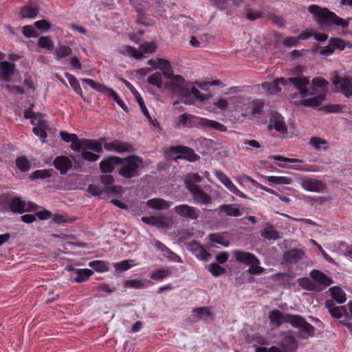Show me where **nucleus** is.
<instances>
[{
  "label": "nucleus",
  "instance_id": "obj_56",
  "mask_svg": "<svg viewBox=\"0 0 352 352\" xmlns=\"http://www.w3.org/2000/svg\"><path fill=\"white\" fill-rule=\"evenodd\" d=\"M148 82L152 85L161 88L162 86V75L160 72H155L148 78Z\"/></svg>",
  "mask_w": 352,
  "mask_h": 352
},
{
  "label": "nucleus",
  "instance_id": "obj_47",
  "mask_svg": "<svg viewBox=\"0 0 352 352\" xmlns=\"http://www.w3.org/2000/svg\"><path fill=\"white\" fill-rule=\"evenodd\" d=\"M93 272L89 269H77L75 270V277L74 278L77 283H82L88 279Z\"/></svg>",
  "mask_w": 352,
  "mask_h": 352
},
{
  "label": "nucleus",
  "instance_id": "obj_49",
  "mask_svg": "<svg viewBox=\"0 0 352 352\" xmlns=\"http://www.w3.org/2000/svg\"><path fill=\"white\" fill-rule=\"evenodd\" d=\"M325 306L332 317L337 319L342 318V314L341 310L342 307H336L331 300H327L325 302Z\"/></svg>",
  "mask_w": 352,
  "mask_h": 352
},
{
  "label": "nucleus",
  "instance_id": "obj_60",
  "mask_svg": "<svg viewBox=\"0 0 352 352\" xmlns=\"http://www.w3.org/2000/svg\"><path fill=\"white\" fill-rule=\"evenodd\" d=\"M38 45L41 48H45L52 50L54 47V43L50 37L41 36L38 38Z\"/></svg>",
  "mask_w": 352,
  "mask_h": 352
},
{
  "label": "nucleus",
  "instance_id": "obj_61",
  "mask_svg": "<svg viewBox=\"0 0 352 352\" xmlns=\"http://www.w3.org/2000/svg\"><path fill=\"white\" fill-rule=\"evenodd\" d=\"M38 14L36 8L31 6H24L21 11V14L23 18H34Z\"/></svg>",
  "mask_w": 352,
  "mask_h": 352
},
{
  "label": "nucleus",
  "instance_id": "obj_30",
  "mask_svg": "<svg viewBox=\"0 0 352 352\" xmlns=\"http://www.w3.org/2000/svg\"><path fill=\"white\" fill-rule=\"evenodd\" d=\"M146 204L148 207L158 210L168 209L171 206L170 202L160 198L148 199Z\"/></svg>",
  "mask_w": 352,
  "mask_h": 352
},
{
  "label": "nucleus",
  "instance_id": "obj_20",
  "mask_svg": "<svg viewBox=\"0 0 352 352\" xmlns=\"http://www.w3.org/2000/svg\"><path fill=\"white\" fill-rule=\"evenodd\" d=\"M280 345L285 352H295L298 347L296 340L292 336L286 333L283 334Z\"/></svg>",
  "mask_w": 352,
  "mask_h": 352
},
{
  "label": "nucleus",
  "instance_id": "obj_41",
  "mask_svg": "<svg viewBox=\"0 0 352 352\" xmlns=\"http://www.w3.org/2000/svg\"><path fill=\"white\" fill-rule=\"evenodd\" d=\"M270 159L277 162L278 166L280 167V165H285L287 166H290V164H297V163H302L303 160L297 158H289L285 157L282 155H272Z\"/></svg>",
  "mask_w": 352,
  "mask_h": 352
},
{
  "label": "nucleus",
  "instance_id": "obj_52",
  "mask_svg": "<svg viewBox=\"0 0 352 352\" xmlns=\"http://www.w3.org/2000/svg\"><path fill=\"white\" fill-rule=\"evenodd\" d=\"M60 136L65 142H72V147L76 143L80 144L81 142V141L78 140L77 135L74 133H69L66 131H60Z\"/></svg>",
  "mask_w": 352,
  "mask_h": 352
},
{
  "label": "nucleus",
  "instance_id": "obj_12",
  "mask_svg": "<svg viewBox=\"0 0 352 352\" xmlns=\"http://www.w3.org/2000/svg\"><path fill=\"white\" fill-rule=\"evenodd\" d=\"M175 214L187 220H197L199 217V211L197 208L186 204H179L174 208Z\"/></svg>",
  "mask_w": 352,
  "mask_h": 352
},
{
  "label": "nucleus",
  "instance_id": "obj_53",
  "mask_svg": "<svg viewBox=\"0 0 352 352\" xmlns=\"http://www.w3.org/2000/svg\"><path fill=\"white\" fill-rule=\"evenodd\" d=\"M299 284L305 289L309 291L320 292L323 287L316 286L312 281L307 278L299 280Z\"/></svg>",
  "mask_w": 352,
  "mask_h": 352
},
{
  "label": "nucleus",
  "instance_id": "obj_11",
  "mask_svg": "<svg viewBox=\"0 0 352 352\" xmlns=\"http://www.w3.org/2000/svg\"><path fill=\"white\" fill-rule=\"evenodd\" d=\"M10 209L17 213H23L25 212L34 211L38 208V206L32 201H25L20 197H14L9 203Z\"/></svg>",
  "mask_w": 352,
  "mask_h": 352
},
{
  "label": "nucleus",
  "instance_id": "obj_42",
  "mask_svg": "<svg viewBox=\"0 0 352 352\" xmlns=\"http://www.w3.org/2000/svg\"><path fill=\"white\" fill-rule=\"evenodd\" d=\"M261 236L267 240H276L279 238L278 231L272 225H266L261 230Z\"/></svg>",
  "mask_w": 352,
  "mask_h": 352
},
{
  "label": "nucleus",
  "instance_id": "obj_59",
  "mask_svg": "<svg viewBox=\"0 0 352 352\" xmlns=\"http://www.w3.org/2000/svg\"><path fill=\"white\" fill-rule=\"evenodd\" d=\"M89 266L98 272H104L108 270V267L103 261H91Z\"/></svg>",
  "mask_w": 352,
  "mask_h": 352
},
{
  "label": "nucleus",
  "instance_id": "obj_57",
  "mask_svg": "<svg viewBox=\"0 0 352 352\" xmlns=\"http://www.w3.org/2000/svg\"><path fill=\"white\" fill-rule=\"evenodd\" d=\"M17 168L22 172H26L30 168V162L25 157H20L16 160Z\"/></svg>",
  "mask_w": 352,
  "mask_h": 352
},
{
  "label": "nucleus",
  "instance_id": "obj_31",
  "mask_svg": "<svg viewBox=\"0 0 352 352\" xmlns=\"http://www.w3.org/2000/svg\"><path fill=\"white\" fill-rule=\"evenodd\" d=\"M14 64L7 61L0 63V76L6 81L9 80V77L14 74Z\"/></svg>",
  "mask_w": 352,
  "mask_h": 352
},
{
  "label": "nucleus",
  "instance_id": "obj_36",
  "mask_svg": "<svg viewBox=\"0 0 352 352\" xmlns=\"http://www.w3.org/2000/svg\"><path fill=\"white\" fill-rule=\"evenodd\" d=\"M242 106L243 109L248 111V114L246 116L250 114L254 116L261 111L263 104L259 101L247 102L245 100V104H242Z\"/></svg>",
  "mask_w": 352,
  "mask_h": 352
},
{
  "label": "nucleus",
  "instance_id": "obj_4",
  "mask_svg": "<svg viewBox=\"0 0 352 352\" xmlns=\"http://www.w3.org/2000/svg\"><path fill=\"white\" fill-rule=\"evenodd\" d=\"M242 104H245V98L241 96L218 98L213 102L214 107L221 111L230 113L238 112L242 116L246 117L248 111L243 109Z\"/></svg>",
  "mask_w": 352,
  "mask_h": 352
},
{
  "label": "nucleus",
  "instance_id": "obj_23",
  "mask_svg": "<svg viewBox=\"0 0 352 352\" xmlns=\"http://www.w3.org/2000/svg\"><path fill=\"white\" fill-rule=\"evenodd\" d=\"M279 84H282L283 85H287V80L284 78H276L274 81L272 82H263L262 84V87L264 89H265L270 94H275L281 91V89L279 87Z\"/></svg>",
  "mask_w": 352,
  "mask_h": 352
},
{
  "label": "nucleus",
  "instance_id": "obj_22",
  "mask_svg": "<svg viewBox=\"0 0 352 352\" xmlns=\"http://www.w3.org/2000/svg\"><path fill=\"white\" fill-rule=\"evenodd\" d=\"M188 250L198 258L207 260L210 254L200 243L197 241L191 242L188 245Z\"/></svg>",
  "mask_w": 352,
  "mask_h": 352
},
{
  "label": "nucleus",
  "instance_id": "obj_46",
  "mask_svg": "<svg viewBox=\"0 0 352 352\" xmlns=\"http://www.w3.org/2000/svg\"><path fill=\"white\" fill-rule=\"evenodd\" d=\"M65 76L67 78L70 86L73 88L74 91L78 94L82 98L84 99L83 93L81 87L77 78L72 74L65 73Z\"/></svg>",
  "mask_w": 352,
  "mask_h": 352
},
{
  "label": "nucleus",
  "instance_id": "obj_1",
  "mask_svg": "<svg viewBox=\"0 0 352 352\" xmlns=\"http://www.w3.org/2000/svg\"><path fill=\"white\" fill-rule=\"evenodd\" d=\"M168 78L170 79L169 89L180 96L185 104H192L195 100L203 102L212 97L210 93L201 94L197 87L189 86L181 76L171 74Z\"/></svg>",
  "mask_w": 352,
  "mask_h": 352
},
{
  "label": "nucleus",
  "instance_id": "obj_32",
  "mask_svg": "<svg viewBox=\"0 0 352 352\" xmlns=\"http://www.w3.org/2000/svg\"><path fill=\"white\" fill-rule=\"evenodd\" d=\"M304 252L301 250L293 249L284 253V260L290 263H296L302 258Z\"/></svg>",
  "mask_w": 352,
  "mask_h": 352
},
{
  "label": "nucleus",
  "instance_id": "obj_35",
  "mask_svg": "<svg viewBox=\"0 0 352 352\" xmlns=\"http://www.w3.org/2000/svg\"><path fill=\"white\" fill-rule=\"evenodd\" d=\"M199 124L207 129H214L219 131L224 132L227 130L226 126L215 120H211L206 118H200Z\"/></svg>",
  "mask_w": 352,
  "mask_h": 352
},
{
  "label": "nucleus",
  "instance_id": "obj_55",
  "mask_svg": "<svg viewBox=\"0 0 352 352\" xmlns=\"http://www.w3.org/2000/svg\"><path fill=\"white\" fill-rule=\"evenodd\" d=\"M261 261L257 258L256 261H254L252 264L249 266L248 272L250 274L253 275H259L261 274L264 272V268L260 266Z\"/></svg>",
  "mask_w": 352,
  "mask_h": 352
},
{
  "label": "nucleus",
  "instance_id": "obj_24",
  "mask_svg": "<svg viewBox=\"0 0 352 352\" xmlns=\"http://www.w3.org/2000/svg\"><path fill=\"white\" fill-rule=\"evenodd\" d=\"M172 152L175 153H181L183 155L182 157L190 162H195L199 159V156L194 152V151L188 147L184 146H173L170 149Z\"/></svg>",
  "mask_w": 352,
  "mask_h": 352
},
{
  "label": "nucleus",
  "instance_id": "obj_38",
  "mask_svg": "<svg viewBox=\"0 0 352 352\" xmlns=\"http://www.w3.org/2000/svg\"><path fill=\"white\" fill-rule=\"evenodd\" d=\"M25 118H30L31 124L34 126L47 124L41 113H34L31 110H26L24 113Z\"/></svg>",
  "mask_w": 352,
  "mask_h": 352
},
{
  "label": "nucleus",
  "instance_id": "obj_40",
  "mask_svg": "<svg viewBox=\"0 0 352 352\" xmlns=\"http://www.w3.org/2000/svg\"><path fill=\"white\" fill-rule=\"evenodd\" d=\"M136 98L138 102V104L141 109L142 112L144 115V116L146 118L147 120L149 122V123L151 125H153L155 127L159 126V124L157 121L155 119H153L151 116L149 115L148 111L146 107V105L144 102L143 99L140 96V95L138 94V91H136Z\"/></svg>",
  "mask_w": 352,
  "mask_h": 352
},
{
  "label": "nucleus",
  "instance_id": "obj_6",
  "mask_svg": "<svg viewBox=\"0 0 352 352\" xmlns=\"http://www.w3.org/2000/svg\"><path fill=\"white\" fill-rule=\"evenodd\" d=\"M289 321L293 327L300 330L297 335L299 338L305 340L314 336L315 327L307 322L301 316L294 315L292 320Z\"/></svg>",
  "mask_w": 352,
  "mask_h": 352
},
{
  "label": "nucleus",
  "instance_id": "obj_8",
  "mask_svg": "<svg viewBox=\"0 0 352 352\" xmlns=\"http://www.w3.org/2000/svg\"><path fill=\"white\" fill-rule=\"evenodd\" d=\"M82 81L94 90L102 93L104 95L111 96L113 99L116 102V103L124 110H126V105L123 100L118 96V95L110 87H108L104 84H100L97 82H95L92 79L89 78H82Z\"/></svg>",
  "mask_w": 352,
  "mask_h": 352
},
{
  "label": "nucleus",
  "instance_id": "obj_2",
  "mask_svg": "<svg viewBox=\"0 0 352 352\" xmlns=\"http://www.w3.org/2000/svg\"><path fill=\"white\" fill-rule=\"evenodd\" d=\"M307 10L313 15L314 20L321 25H336L342 28L349 25L348 21L339 17L327 8L311 5L308 6Z\"/></svg>",
  "mask_w": 352,
  "mask_h": 352
},
{
  "label": "nucleus",
  "instance_id": "obj_63",
  "mask_svg": "<svg viewBox=\"0 0 352 352\" xmlns=\"http://www.w3.org/2000/svg\"><path fill=\"white\" fill-rule=\"evenodd\" d=\"M312 85L314 87L321 88L322 91L326 92L329 82L322 77H316L312 80Z\"/></svg>",
  "mask_w": 352,
  "mask_h": 352
},
{
  "label": "nucleus",
  "instance_id": "obj_15",
  "mask_svg": "<svg viewBox=\"0 0 352 352\" xmlns=\"http://www.w3.org/2000/svg\"><path fill=\"white\" fill-rule=\"evenodd\" d=\"M293 314H284L280 311L275 309L269 313V320L271 324L274 327H280L283 323L287 322L289 324V321L292 320Z\"/></svg>",
  "mask_w": 352,
  "mask_h": 352
},
{
  "label": "nucleus",
  "instance_id": "obj_26",
  "mask_svg": "<svg viewBox=\"0 0 352 352\" xmlns=\"http://www.w3.org/2000/svg\"><path fill=\"white\" fill-rule=\"evenodd\" d=\"M122 159L118 157H109L100 163V168L102 173H111L116 165L120 164Z\"/></svg>",
  "mask_w": 352,
  "mask_h": 352
},
{
  "label": "nucleus",
  "instance_id": "obj_34",
  "mask_svg": "<svg viewBox=\"0 0 352 352\" xmlns=\"http://www.w3.org/2000/svg\"><path fill=\"white\" fill-rule=\"evenodd\" d=\"M219 212L224 213L227 216L239 217L241 212L239 206L235 204H224L219 207Z\"/></svg>",
  "mask_w": 352,
  "mask_h": 352
},
{
  "label": "nucleus",
  "instance_id": "obj_3",
  "mask_svg": "<svg viewBox=\"0 0 352 352\" xmlns=\"http://www.w3.org/2000/svg\"><path fill=\"white\" fill-rule=\"evenodd\" d=\"M72 150L81 153L83 158L89 162H96L102 151V143L93 140H83L80 144L76 143Z\"/></svg>",
  "mask_w": 352,
  "mask_h": 352
},
{
  "label": "nucleus",
  "instance_id": "obj_18",
  "mask_svg": "<svg viewBox=\"0 0 352 352\" xmlns=\"http://www.w3.org/2000/svg\"><path fill=\"white\" fill-rule=\"evenodd\" d=\"M153 245L155 246V248H156L159 251L162 252V255L165 258H168V260L176 263L182 262L181 258L177 254L172 252L162 242L157 240H154L153 241Z\"/></svg>",
  "mask_w": 352,
  "mask_h": 352
},
{
  "label": "nucleus",
  "instance_id": "obj_43",
  "mask_svg": "<svg viewBox=\"0 0 352 352\" xmlns=\"http://www.w3.org/2000/svg\"><path fill=\"white\" fill-rule=\"evenodd\" d=\"M149 280L146 279H131L124 281V286L134 289H145L147 287Z\"/></svg>",
  "mask_w": 352,
  "mask_h": 352
},
{
  "label": "nucleus",
  "instance_id": "obj_10",
  "mask_svg": "<svg viewBox=\"0 0 352 352\" xmlns=\"http://www.w3.org/2000/svg\"><path fill=\"white\" fill-rule=\"evenodd\" d=\"M298 183L304 190L311 192L323 193L327 188L323 181L311 177H302L298 179Z\"/></svg>",
  "mask_w": 352,
  "mask_h": 352
},
{
  "label": "nucleus",
  "instance_id": "obj_19",
  "mask_svg": "<svg viewBox=\"0 0 352 352\" xmlns=\"http://www.w3.org/2000/svg\"><path fill=\"white\" fill-rule=\"evenodd\" d=\"M268 127L270 129L274 128L281 134H285L287 131V127L283 116L278 113H274L272 116L270 118V124Z\"/></svg>",
  "mask_w": 352,
  "mask_h": 352
},
{
  "label": "nucleus",
  "instance_id": "obj_28",
  "mask_svg": "<svg viewBox=\"0 0 352 352\" xmlns=\"http://www.w3.org/2000/svg\"><path fill=\"white\" fill-rule=\"evenodd\" d=\"M200 117H197L188 113H183L179 116L177 120V126H183L190 127L196 124H199Z\"/></svg>",
  "mask_w": 352,
  "mask_h": 352
},
{
  "label": "nucleus",
  "instance_id": "obj_45",
  "mask_svg": "<svg viewBox=\"0 0 352 352\" xmlns=\"http://www.w3.org/2000/svg\"><path fill=\"white\" fill-rule=\"evenodd\" d=\"M193 313L195 314L200 320L208 321L213 319V315L208 307H204L196 308L193 310Z\"/></svg>",
  "mask_w": 352,
  "mask_h": 352
},
{
  "label": "nucleus",
  "instance_id": "obj_37",
  "mask_svg": "<svg viewBox=\"0 0 352 352\" xmlns=\"http://www.w3.org/2000/svg\"><path fill=\"white\" fill-rule=\"evenodd\" d=\"M171 274L172 271L168 267H164L153 270L151 274V278L155 280H162L170 276Z\"/></svg>",
  "mask_w": 352,
  "mask_h": 352
},
{
  "label": "nucleus",
  "instance_id": "obj_13",
  "mask_svg": "<svg viewBox=\"0 0 352 352\" xmlns=\"http://www.w3.org/2000/svg\"><path fill=\"white\" fill-rule=\"evenodd\" d=\"M332 83L347 98L352 96V78L348 76L341 78L335 75L332 78Z\"/></svg>",
  "mask_w": 352,
  "mask_h": 352
},
{
  "label": "nucleus",
  "instance_id": "obj_39",
  "mask_svg": "<svg viewBox=\"0 0 352 352\" xmlns=\"http://www.w3.org/2000/svg\"><path fill=\"white\" fill-rule=\"evenodd\" d=\"M325 97L324 94H318L316 96L300 100V104L305 107H316L321 104Z\"/></svg>",
  "mask_w": 352,
  "mask_h": 352
},
{
  "label": "nucleus",
  "instance_id": "obj_33",
  "mask_svg": "<svg viewBox=\"0 0 352 352\" xmlns=\"http://www.w3.org/2000/svg\"><path fill=\"white\" fill-rule=\"evenodd\" d=\"M261 179L267 181L269 183L281 185H289L293 182L292 179L285 176H265L260 175Z\"/></svg>",
  "mask_w": 352,
  "mask_h": 352
},
{
  "label": "nucleus",
  "instance_id": "obj_14",
  "mask_svg": "<svg viewBox=\"0 0 352 352\" xmlns=\"http://www.w3.org/2000/svg\"><path fill=\"white\" fill-rule=\"evenodd\" d=\"M214 174L219 182L234 195L241 198L247 197L246 195L242 191L239 190L230 179L222 171L215 169L214 170Z\"/></svg>",
  "mask_w": 352,
  "mask_h": 352
},
{
  "label": "nucleus",
  "instance_id": "obj_64",
  "mask_svg": "<svg viewBox=\"0 0 352 352\" xmlns=\"http://www.w3.org/2000/svg\"><path fill=\"white\" fill-rule=\"evenodd\" d=\"M208 271L214 276H219L226 272V270L215 263H210L208 267Z\"/></svg>",
  "mask_w": 352,
  "mask_h": 352
},
{
  "label": "nucleus",
  "instance_id": "obj_27",
  "mask_svg": "<svg viewBox=\"0 0 352 352\" xmlns=\"http://www.w3.org/2000/svg\"><path fill=\"white\" fill-rule=\"evenodd\" d=\"M54 165L61 174H65L72 168V164L68 157L59 156L54 160Z\"/></svg>",
  "mask_w": 352,
  "mask_h": 352
},
{
  "label": "nucleus",
  "instance_id": "obj_29",
  "mask_svg": "<svg viewBox=\"0 0 352 352\" xmlns=\"http://www.w3.org/2000/svg\"><path fill=\"white\" fill-rule=\"evenodd\" d=\"M131 146L129 144L118 140L104 144L106 150L118 153L128 152L131 150Z\"/></svg>",
  "mask_w": 352,
  "mask_h": 352
},
{
  "label": "nucleus",
  "instance_id": "obj_25",
  "mask_svg": "<svg viewBox=\"0 0 352 352\" xmlns=\"http://www.w3.org/2000/svg\"><path fill=\"white\" fill-rule=\"evenodd\" d=\"M310 276L315 282L320 285V287H322L321 286L326 287L333 283V280L331 279V278L318 270H312L310 272Z\"/></svg>",
  "mask_w": 352,
  "mask_h": 352
},
{
  "label": "nucleus",
  "instance_id": "obj_50",
  "mask_svg": "<svg viewBox=\"0 0 352 352\" xmlns=\"http://www.w3.org/2000/svg\"><path fill=\"white\" fill-rule=\"evenodd\" d=\"M122 54L126 56H132L137 59L142 58V52H138L135 48L129 45H124L120 49Z\"/></svg>",
  "mask_w": 352,
  "mask_h": 352
},
{
  "label": "nucleus",
  "instance_id": "obj_62",
  "mask_svg": "<svg viewBox=\"0 0 352 352\" xmlns=\"http://www.w3.org/2000/svg\"><path fill=\"white\" fill-rule=\"evenodd\" d=\"M246 18L250 21H255L263 17V14L259 10L252 8H247L245 10Z\"/></svg>",
  "mask_w": 352,
  "mask_h": 352
},
{
  "label": "nucleus",
  "instance_id": "obj_21",
  "mask_svg": "<svg viewBox=\"0 0 352 352\" xmlns=\"http://www.w3.org/2000/svg\"><path fill=\"white\" fill-rule=\"evenodd\" d=\"M142 221L148 225L154 226L160 228H167L169 226L168 221L164 216L160 217H143Z\"/></svg>",
  "mask_w": 352,
  "mask_h": 352
},
{
  "label": "nucleus",
  "instance_id": "obj_51",
  "mask_svg": "<svg viewBox=\"0 0 352 352\" xmlns=\"http://www.w3.org/2000/svg\"><path fill=\"white\" fill-rule=\"evenodd\" d=\"M136 264L133 260H124L121 262L113 263V267L117 272L126 271Z\"/></svg>",
  "mask_w": 352,
  "mask_h": 352
},
{
  "label": "nucleus",
  "instance_id": "obj_54",
  "mask_svg": "<svg viewBox=\"0 0 352 352\" xmlns=\"http://www.w3.org/2000/svg\"><path fill=\"white\" fill-rule=\"evenodd\" d=\"M72 49L65 45H60L55 50V56L58 59L64 58L67 57L72 54Z\"/></svg>",
  "mask_w": 352,
  "mask_h": 352
},
{
  "label": "nucleus",
  "instance_id": "obj_16",
  "mask_svg": "<svg viewBox=\"0 0 352 352\" xmlns=\"http://www.w3.org/2000/svg\"><path fill=\"white\" fill-rule=\"evenodd\" d=\"M287 82H292L294 86L299 91L300 94L303 96L309 94L307 85H309V80L305 76H300L298 77H293L286 78Z\"/></svg>",
  "mask_w": 352,
  "mask_h": 352
},
{
  "label": "nucleus",
  "instance_id": "obj_44",
  "mask_svg": "<svg viewBox=\"0 0 352 352\" xmlns=\"http://www.w3.org/2000/svg\"><path fill=\"white\" fill-rule=\"evenodd\" d=\"M332 298L339 304H342L346 300L345 292L339 287L335 286L329 289Z\"/></svg>",
  "mask_w": 352,
  "mask_h": 352
},
{
  "label": "nucleus",
  "instance_id": "obj_58",
  "mask_svg": "<svg viewBox=\"0 0 352 352\" xmlns=\"http://www.w3.org/2000/svg\"><path fill=\"white\" fill-rule=\"evenodd\" d=\"M208 237L212 243L221 245L224 247H228L230 244L229 241L225 239L223 236L220 234H210Z\"/></svg>",
  "mask_w": 352,
  "mask_h": 352
},
{
  "label": "nucleus",
  "instance_id": "obj_48",
  "mask_svg": "<svg viewBox=\"0 0 352 352\" xmlns=\"http://www.w3.org/2000/svg\"><path fill=\"white\" fill-rule=\"evenodd\" d=\"M157 67L162 70L166 78L170 77L172 74L171 67L169 62L163 58L157 59Z\"/></svg>",
  "mask_w": 352,
  "mask_h": 352
},
{
  "label": "nucleus",
  "instance_id": "obj_7",
  "mask_svg": "<svg viewBox=\"0 0 352 352\" xmlns=\"http://www.w3.org/2000/svg\"><path fill=\"white\" fill-rule=\"evenodd\" d=\"M289 321L293 327L300 330L297 335L299 338L305 340L314 336L315 327L307 322L301 316L294 315L292 320Z\"/></svg>",
  "mask_w": 352,
  "mask_h": 352
},
{
  "label": "nucleus",
  "instance_id": "obj_5",
  "mask_svg": "<svg viewBox=\"0 0 352 352\" xmlns=\"http://www.w3.org/2000/svg\"><path fill=\"white\" fill-rule=\"evenodd\" d=\"M122 167L119 173L124 177L129 179L138 175V170L142 166V160L137 156L132 155L122 161Z\"/></svg>",
  "mask_w": 352,
  "mask_h": 352
},
{
  "label": "nucleus",
  "instance_id": "obj_17",
  "mask_svg": "<svg viewBox=\"0 0 352 352\" xmlns=\"http://www.w3.org/2000/svg\"><path fill=\"white\" fill-rule=\"evenodd\" d=\"M235 260L243 265L250 266L254 261H256L257 257L252 253L249 252H244L239 250H235L232 252Z\"/></svg>",
  "mask_w": 352,
  "mask_h": 352
},
{
  "label": "nucleus",
  "instance_id": "obj_9",
  "mask_svg": "<svg viewBox=\"0 0 352 352\" xmlns=\"http://www.w3.org/2000/svg\"><path fill=\"white\" fill-rule=\"evenodd\" d=\"M184 184L195 202L206 206L212 203L211 197L205 192L200 186L193 184L190 181H185Z\"/></svg>",
  "mask_w": 352,
  "mask_h": 352
}]
</instances>
